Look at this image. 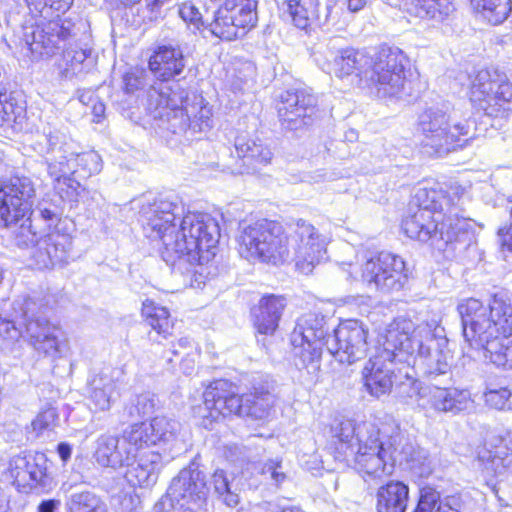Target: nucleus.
I'll return each instance as SVG.
<instances>
[{
  "instance_id": "nucleus-49",
  "label": "nucleus",
  "mask_w": 512,
  "mask_h": 512,
  "mask_svg": "<svg viewBox=\"0 0 512 512\" xmlns=\"http://www.w3.org/2000/svg\"><path fill=\"white\" fill-rule=\"evenodd\" d=\"M260 474L267 482L275 486L281 485L288 477L283 462L279 458L268 459L263 462L260 468Z\"/></svg>"
},
{
  "instance_id": "nucleus-27",
  "label": "nucleus",
  "mask_w": 512,
  "mask_h": 512,
  "mask_svg": "<svg viewBox=\"0 0 512 512\" xmlns=\"http://www.w3.org/2000/svg\"><path fill=\"white\" fill-rule=\"evenodd\" d=\"M116 369L105 367L93 374L87 383L90 407L95 411H109L120 397Z\"/></svg>"
},
{
  "instance_id": "nucleus-3",
  "label": "nucleus",
  "mask_w": 512,
  "mask_h": 512,
  "mask_svg": "<svg viewBox=\"0 0 512 512\" xmlns=\"http://www.w3.org/2000/svg\"><path fill=\"white\" fill-rule=\"evenodd\" d=\"M332 436L338 441L336 459L352 461L365 481L391 475L396 462H408L413 450L393 419L343 420L332 428Z\"/></svg>"
},
{
  "instance_id": "nucleus-64",
  "label": "nucleus",
  "mask_w": 512,
  "mask_h": 512,
  "mask_svg": "<svg viewBox=\"0 0 512 512\" xmlns=\"http://www.w3.org/2000/svg\"><path fill=\"white\" fill-rule=\"evenodd\" d=\"M92 98H93V93L90 92V91H87V92H83L79 95V100L84 103V104H88L89 102L92 101Z\"/></svg>"
},
{
  "instance_id": "nucleus-28",
  "label": "nucleus",
  "mask_w": 512,
  "mask_h": 512,
  "mask_svg": "<svg viewBox=\"0 0 512 512\" xmlns=\"http://www.w3.org/2000/svg\"><path fill=\"white\" fill-rule=\"evenodd\" d=\"M186 57L179 45L163 44L150 56L148 66L151 73L160 81L166 82L183 73Z\"/></svg>"
},
{
  "instance_id": "nucleus-47",
  "label": "nucleus",
  "mask_w": 512,
  "mask_h": 512,
  "mask_svg": "<svg viewBox=\"0 0 512 512\" xmlns=\"http://www.w3.org/2000/svg\"><path fill=\"white\" fill-rule=\"evenodd\" d=\"M158 404L159 400L155 394L144 392L132 397L126 410L131 418H141L152 414L158 407Z\"/></svg>"
},
{
  "instance_id": "nucleus-43",
  "label": "nucleus",
  "mask_w": 512,
  "mask_h": 512,
  "mask_svg": "<svg viewBox=\"0 0 512 512\" xmlns=\"http://www.w3.org/2000/svg\"><path fill=\"white\" fill-rule=\"evenodd\" d=\"M38 331L39 328L36 324H26V335L33 348L45 356L60 357L61 341L59 340V333L39 334Z\"/></svg>"
},
{
  "instance_id": "nucleus-38",
  "label": "nucleus",
  "mask_w": 512,
  "mask_h": 512,
  "mask_svg": "<svg viewBox=\"0 0 512 512\" xmlns=\"http://www.w3.org/2000/svg\"><path fill=\"white\" fill-rule=\"evenodd\" d=\"M63 489L67 493V512H107L106 504L93 491L72 484L64 485Z\"/></svg>"
},
{
  "instance_id": "nucleus-50",
  "label": "nucleus",
  "mask_w": 512,
  "mask_h": 512,
  "mask_svg": "<svg viewBox=\"0 0 512 512\" xmlns=\"http://www.w3.org/2000/svg\"><path fill=\"white\" fill-rule=\"evenodd\" d=\"M197 2H199V0H189L181 3L178 13L184 22L200 30L202 28L205 29L206 19H204V16L200 12Z\"/></svg>"
},
{
  "instance_id": "nucleus-11",
  "label": "nucleus",
  "mask_w": 512,
  "mask_h": 512,
  "mask_svg": "<svg viewBox=\"0 0 512 512\" xmlns=\"http://www.w3.org/2000/svg\"><path fill=\"white\" fill-rule=\"evenodd\" d=\"M34 196V183L28 177L14 176L0 183V228L11 230L18 247L33 250L40 238L29 216Z\"/></svg>"
},
{
  "instance_id": "nucleus-62",
  "label": "nucleus",
  "mask_w": 512,
  "mask_h": 512,
  "mask_svg": "<svg viewBox=\"0 0 512 512\" xmlns=\"http://www.w3.org/2000/svg\"><path fill=\"white\" fill-rule=\"evenodd\" d=\"M92 112H93L94 116L97 118L96 121L99 122L100 118L105 113V105L101 102L94 103L93 107H92Z\"/></svg>"
},
{
  "instance_id": "nucleus-9",
  "label": "nucleus",
  "mask_w": 512,
  "mask_h": 512,
  "mask_svg": "<svg viewBox=\"0 0 512 512\" xmlns=\"http://www.w3.org/2000/svg\"><path fill=\"white\" fill-rule=\"evenodd\" d=\"M75 25L68 18L41 21L36 25L24 28L23 39L35 59L50 57L63 49L57 62L59 74L64 79H71L82 72L85 61L88 60L91 50L73 46L67 42L75 36Z\"/></svg>"
},
{
  "instance_id": "nucleus-22",
  "label": "nucleus",
  "mask_w": 512,
  "mask_h": 512,
  "mask_svg": "<svg viewBox=\"0 0 512 512\" xmlns=\"http://www.w3.org/2000/svg\"><path fill=\"white\" fill-rule=\"evenodd\" d=\"M317 98L307 89H289L279 95L278 117L284 129L297 131L313 124Z\"/></svg>"
},
{
  "instance_id": "nucleus-51",
  "label": "nucleus",
  "mask_w": 512,
  "mask_h": 512,
  "mask_svg": "<svg viewBox=\"0 0 512 512\" xmlns=\"http://www.w3.org/2000/svg\"><path fill=\"white\" fill-rule=\"evenodd\" d=\"M484 398L486 404L494 409H512V391L507 387L488 388Z\"/></svg>"
},
{
  "instance_id": "nucleus-40",
  "label": "nucleus",
  "mask_w": 512,
  "mask_h": 512,
  "mask_svg": "<svg viewBox=\"0 0 512 512\" xmlns=\"http://www.w3.org/2000/svg\"><path fill=\"white\" fill-rule=\"evenodd\" d=\"M64 137V141L70 149L75 153L73 155L72 165L75 166V175L78 178H89L92 175L98 174L102 170L101 156L95 151L78 152L76 143L67 136L64 132L60 131Z\"/></svg>"
},
{
  "instance_id": "nucleus-45",
  "label": "nucleus",
  "mask_w": 512,
  "mask_h": 512,
  "mask_svg": "<svg viewBox=\"0 0 512 512\" xmlns=\"http://www.w3.org/2000/svg\"><path fill=\"white\" fill-rule=\"evenodd\" d=\"M317 5V0H285L283 13L300 29L309 25V10Z\"/></svg>"
},
{
  "instance_id": "nucleus-19",
  "label": "nucleus",
  "mask_w": 512,
  "mask_h": 512,
  "mask_svg": "<svg viewBox=\"0 0 512 512\" xmlns=\"http://www.w3.org/2000/svg\"><path fill=\"white\" fill-rule=\"evenodd\" d=\"M368 330L358 320H347L326 334L325 347L340 363L352 364L363 359L368 351Z\"/></svg>"
},
{
  "instance_id": "nucleus-59",
  "label": "nucleus",
  "mask_w": 512,
  "mask_h": 512,
  "mask_svg": "<svg viewBox=\"0 0 512 512\" xmlns=\"http://www.w3.org/2000/svg\"><path fill=\"white\" fill-rule=\"evenodd\" d=\"M57 451H58L59 457L61 458V460L63 462H66V461H68L70 459L71 453H72V449H71V446L69 444H67V443H60L58 445Z\"/></svg>"
},
{
  "instance_id": "nucleus-29",
  "label": "nucleus",
  "mask_w": 512,
  "mask_h": 512,
  "mask_svg": "<svg viewBox=\"0 0 512 512\" xmlns=\"http://www.w3.org/2000/svg\"><path fill=\"white\" fill-rule=\"evenodd\" d=\"M162 460V455L158 451H138L136 458L125 467L127 482L134 487L153 486L158 480Z\"/></svg>"
},
{
  "instance_id": "nucleus-30",
  "label": "nucleus",
  "mask_w": 512,
  "mask_h": 512,
  "mask_svg": "<svg viewBox=\"0 0 512 512\" xmlns=\"http://www.w3.org/2000/svg\"><path fill=\"white\" fill-rule=\"evenodd\" d=\"M134 433L139 434L137 439L141 448L156 445L157 443H170L176 440L180 431V423L165 416L154 417L150 423H135L130 425Z\"/></svg>"
},
{
  "instance_id": "nucleus-60",
  "label": "nucleus",
  "mask_w": 512,
  "mask_h": 512,
  "mask_svg": "<svg viewBox=\"0 0 512 512\" xmlns=\"http://www.w3.org/2000/svg\"><path fill=\"white\" fill-rule=\"evenodd\" d=\"M171 0H144L145 2V5L146 7L151 11V12H157L159 11V9L169 3Z\"/></svg>"
},
{
  "instance_id": "nucleus-44",
  "label": "nucleus",
  "mask_w": 512,
  "mask_h": 512,
  "mask_svg": "<svg viewBox=\"0 0 512 512\" xmlns=\"http://www.w3.org/2000/svg\"><path fill=\"white\" fill-rule=\"evenodd\" d=\"M472 7L493 25L501 24L512 11L511 0H470Z\"/></svg>"
},
{
  "instance_id": "nucleus-54",
  "label": "nucleus",
  "mask_w": 512,
  "mask_h": 512,
  "mask_svg": "<svg viewBox=\"0 0 512 512\" xmlns=\"http://www.w3.org/2000/svg\"><path fill=\"white\" fill-rule=\"evenodd\" d=\"M13 317L12 320L0 318V340L14 341L21 336V327L23 326L20 325L21 320L16 318L14 313Z\"/></svg>"
},
{
  "instance_id": "nucleus-2",
  "label": "nucleus",
  "mask_w": 512,
  "mask_h": 512,
  "mask_svg": "<svg viewBox=\"0 0 512 512\" xmlns=\"http://www.w3.org/2000/svg\"><path fill=\"white\" fill-rule=\"evenodd\" d=\"M237 243L239 254L247 260L274 265L293 260L308 275L325 258L329 238L302 218L287 223V231L279 222L260 219L240 224Z\"/></svg>"
},
{
  "instance_id": "nucleus-61",
  "label": "nucleus",
  "mask_w": 512,
  "mask_h": 512,
  "mask_svg": "<svg viewBox=\"0 0 512 512\" xmlns=\"http://www.w3.org/2000/svg\"><path fill=\"white\" fill-rule=\"evenodd\" d=\"M369 0H347V7L351 12L362 10Z\"/></svg>"
},
{
  "instance_id": "nucleus-41",
  "label": "nucleus",
  "mask_w": 512,
  "mask_h": 512,
  "mask_svg": "<svg viewBox=\"0 0 512 512\" xmlns=\"http://www.w3.org/2000/svg\"><path fill=\"white\" fill-rule=\"evenodd\" d=\"M142 315L145 318L147 324L159 336L166 339L172 335L174 321L166 307L159 306L153 301L146 300L143 302Z\"/></svg>"
},
{
  "instance_id": "nucleus-39",
  "label": "nucleus",
  "mask_w": 512,
  "mask_h": 512,
  "mask_svg": "<svg viewBox=\"0 0 512 512\" xmlns=\"http://www.w3.org/2000/svg\"><path fill=\"white\" fill-rule=\"evenodd\" d=\"M407 12L419 18L443 20L454 11L449 0H404Z\"/></svg>"
},
{
  "instance_id": "nucleus-7",
  "label": "nucleus",
  "mask_w": 512,
  "mask_h": 512,
  "mask_svg": "<svg viewBox=\"0 0 512 512\" xmlns=\"http://www.w3.org/2000/svg\"><path fill=\"white\" fill-rule=\"evenodd\" d=\"M146 108L154 119L169 123L173 133H201L212 127V110L205 99L179 81L156 82L146 91Z\"/></svg>"
},
{
  "instance_id": "nucleus-10",
  "label": "nucleus",
  "mask_w": 512,
  "mask_h": 512,
  "mask_svg": "<svg viewBox=\"0 0 512 512\" xmlns=\"http://www.w3.org/2000/svg\"><path fill=\"white\" fill-rule=\"evenodd\" d=\"M419 130L424 136V145L438 154H447L456 147H463L474 137L475 126L470 111L463 112L449 105L431 106L418 118Z\"/></svg>"
},
{
  "instance_id": "nucleus-23",
  "label": "nucleus",
  "mask_w": 512,
  "mask_h": 512,
  "mask_svg": "<svg viewBox=\"0 0 512 512\" xmlns=\"http://www.w3.org/2000/svg\"><path fill=\"white\" fill-rule=\"evenodd\" d=\"M46 462L42 453L16 455L11 458L10 476L20 492L28 493L34 488L50 487L51 479L47 474Z\"/></svg>"
},
{
  "instance_id": "nucleus-5",
  "label": "nucleus",
  "mask_w": 512,
  "mask_h": 512,
  "mask_svg": "<svg viewBox=\"0 0 512 512\" xmlns=\"http://www.w3.org/2000/svg\"><path fill=\"white\" fill-rule=\"evenodd\" d=\"M463 336L471 346L481 347L484 357L497 367L512 369V301L496 293L488 307L470 298L458 305Z\"/></svg>"
},
{
  "instance_id": "nucleus-48",
  "label": "nucleus",
  "mask_w": 512,
  "mask_h": 512,
  "mask_svg": "<svg viewBox=\"0 0 512 512\" xmlns=\"http://www.w3.org/2000/svg\"><path fill=\"white\" fill-rule=\"evenodd\" d=\"M29 10L34 15L44 19L52 17L53 12H66L72 5L73 0H25Z\"/></svg>"
},
{
  "instance_id": "nucleus-42",
  "label": "nucleus",
  "mask_w": 512,
  "mask_h": 512,
  "mask_svg": "<svg viewBox=\"0 0 512 512\" xmlns=\"http://www.w3.org/2000/svg\"><path fill=\"white\" fill-rule=\"evenodd\" d=\"M25 108L20 105L13 92H7L6 86L0 83V129L13 128L20 124Z\"/></svg>"
},
{
  "instance_id": "nucleus-34",
  "label": "nucleus",
  "mask_w": 512,
  "mask_h": 512,
  "mask_svg": "<svg viewBox=\"0 0 512 512\" xmlns=\"http://www.w3.org/2000/svg\"><path fill=\"white\" fill-rule=\"evenodd\" d=\"M409 499V488L401 481H389L376 493L377 512H405Z\"/></svg>"
},
{
  "instance_id": "nucleus-31",
  "label": "nucleus",
  "mask_w": 512,
  "mask_h": 512,
  "mask_svg": "<svg viewBox=\"0 0 512 512\" xmlns=\"http://www.w3.org/2000/svg\"><path fill=\"white\" fill-rule=\"evenodd\" d=\"M287 305L285 297L268 294L251 310L254 327L259 334L273 335Z\"/></svg>"
},
{
  "instance_id": "nucleus-37",
  "label": "nucleus",
  "mask_w": 512,
  "mask_h": 512,
  "mask_svg": "<svg viewBox=\"0 0 512 512\" xmlns=\"http://www.w3.org/2000/svg\"><path fill=\"white\" fill-rule=\"evenodd\" d=\"M234 146L237 156L242 159L243 166H246V172L257 164L270 163L273 157L271 149L261 139L237 136Z\"/></svg>"
},
{
  "instance_id": "nucleus-21",
  "label": "nucleus",
  "mask_w": 512,
  "mask_h": 512,
  "mask_svg": "<svg viewBox=\"0 0 512 512\" xmlns=\"http://www.w3.org/2000/svg\"><path fill=\"white\" fill-rule=\"evenodd\" d=\"M131 426L127 427L120 437L111 434L100 435L95 444L94 459L101 467L114 470L125 468L142 450Z\"/></svg>"
},
{
  "instance_id": "nucleus-13",
  "label": "nucleus",
  "mask_w": 512,
  "mask_h": 512,
  "mask_svg": "<svg viewBox=\"0 0 512 512\" xmlns=\"http://www.w3.org/2000/svg\"><path fill=\"white\" fill-rule=\"evenodd\" d=\"M46 142L47 173L52 180V187L57 200L62 205L76 207L85 188L76 178L75 166L72 165L75 154L64 141L60 130L49 128L44 132Z\"/></svg>"
},
{
  "instance_id": "nucleus-58",
  "label": "nucleus",
  "mask_w": 512,
  "mask_h": 512,
  "mask_svg": "<svg viewBox=\"0 0 512 512\" xmlns=\"http://www.w3.org/2000/svg\"><path fill=\"white\" fill-rule=\"evenodd\" d=\"M60 505L59 500H43L38 506V512H55Z\"/></svg>"
},
{
  "instance_id": "nucleus-63",
  "label": "nucleus",
  "mask_w": 512,
  "mask_h": 512,
  "mask_svg": "<svg viewBox=\"0 0 512 512\" xmlns=\"http://www.w3.org/2000/svg\"><path fill=\"white\" fill-rule=\"evenodd\" d=\"M112 6L118 7L120 5L128 6L138 3L140 0H105Z\"/></svg>"
},
{
  "instance_id": "nucleus-4",
  "label": "nucleus",
  "mask_w": 512,
  "mask_h": 512,
  "mask_svg": "<svg viewBox=\"0 0 512 512\" xmlns=\"http://www.w3.org/2000/svg\"><path fill=\"white\" fill-rule=\"evenodd\" d=\"M464 190L451 187H418L402 221L404 233L411 239L441 250L448 245L467 247L472 241L468 219L464 215Z\"/></svg>"
},
{
  "instance_id": "nucleus-57",
  "label": "nucleus",
  "mask_w": 512,
  "mask_h": 512,
  "mask_svg": "<svg viewBox=\"0 0 512 512\" xmlns=\"http://www.w3.org/2000/svg\"><path fill=\"white\" fill-rule=\"evenodd\" d=\"M192 348V341L188 337L180 338L177 343H174L171 348V353L174 356H179L187 349Z\"/></svg>"
},
{
  "instance_id": "nucleus-24",
  "label": "nucleus",
  "mask_w": 512,
  "mask_h": 512,
  "mask_svg": "<svg viewBox=\"0 0 512 512\" xmlns=\"http://www.w3.org/2000/svg\"><path fill=\"white\" fill-rule=\"evenodd\" d=\"M339 40L340 38L335 37L328 42V57H331L328 73H334L339 78L355 75L365 86L372 65V55L353 47L338 48Z\"/></svg>"
},
{
  "instance_id": "nucleus-33",
  "label": "nucleus",
  "mask_w": 512,
  "mask_h": 512,
  "mask_svg": "<svg viewBox=\"0 0 512 512\" xmlns=\"http://www.w3.org/2000/svg\"><path fill=\"white\" fill-rule=\"evenodd\" d=\"M397 368V376L394 380L395 393L404 403L426 408L424 401L427 396L421 381L416 378L415 368L410 362H404Z\"/></svg>"
},
{
  "instance_id": "nucleus-53",
  "label": "nucleus",
  "mask_w": 512,
  "mask_h": 512,
  "mask_svg": "<svg viewBox=\"0 0 512 512\" xmlns=\"http://www.w3.org/2000/svg\"><path fill=\"white\" fill-rule=\"evenodd\" d=\"M40 217L47 221L49 225L57 223L63 215L64 205L60 204L57 200L41 201L37 207Z\"/></svg>"
},
{
  "instance_id": "nucleus-25",
  "label": "nucleus",
  "mask_w": 512,
  "mask_h": 512,
  "mask_svg": "<svg viewBox=\"0 0 512 512\" xmlns=\"http://www.w3.org/2000/svg\"><path fill=\"white\" fill-rule=\"evenodd\" d=\"M72 252V237L58 228L39 238L31 256L39 269H49L68 263Z\"/></svg>"
},
{
  "instance_id": "nucleus-6",
  "label": "nucleus",
  "mask_w": 512,
  "mask_h": 512,
  "mask_svg": "<svg viewBox=\"0 0 512 512\" xmlns=\"http://www.w3.org/2000/svg\"><path fill=\"white\" fill-rule=\"evenodd\" d=\"M409 324L405 321L393 322L386 328L384 342L386 356L397 350L403 362L412 360L413 367H418L424 375L435 379L451 371L453 355L448 347L445 329L437 320L432 319L419 324L409 334Z\"/></svg>"
},
{
  "instance_id": "nucleus-26",
  "label": "nucleus",
  "mask_w": 512,
  "mask_h": 512,
  "mask_svg": "<svg viewBox=\"0 0 512 512\" xmlns=\"http://www.w3.org/2000/svg\"><path fill=\"white\" fill-rule=\"evenodd\" d=\"M478 467L489 477L512 471V432L495 437L477 452Z\"/></svg>"
},
{
  "instance_id": "nucleus-46",
  "label": "nucleus",
  "mask_w": 512,
  "mask_h": 512,
  "mask_svg": "<svg viewBox=\"0 0 512 512\" xmlns=\"http://www.w3.org/2000/svg\"><path fill=\"white\" fill-rule=\"evenodd\" d=\"M211 485L217 497L228 507H236L240 498L238 493L232 489L224 470H216L211 478Z\"/></svg>"
},
{
  "instance_id": "nucleus-52",
  "label": "nucleus",
  "mask_w": 512,
  "mask_h": 512,
  "mask_svg": "<svg viewBox=\"0 0 512 512\" xmlns=\"http://www.w3.org/2000/svg\"><path fill=\"white\" fill-rule=\"evenodd\" d=\"M148 73L144 69L134 68L123 76V84L126 93H134L144 89L148 84Z\"/></svg>"
},
{
  "instance_id": "nucleus-8",
  "label": "nucleus",
  "mask_w": 512,
  "mask_h": 512,
  "mask_svg": "<svg viewBox=\"0 0 512 512\" xmlns=\"http://www.w3.org/2000/svg\"><path fill=\"white\" fill-rule=\"evenodd\" d=\"M275 403L271 386L267 382H254L249 392L236 393V387L228 380L211 383L203 393V404L195 409L202 425L210 428L213 422L229 414H237L256 420L267 418Z\"/></svg>"
},
{
  "instance_id": "nucleus-56",
  "label": "nucleus",
  "mask_w": 512,
  "mask_h": 512,
  "mask_svg": "<svg viewBox=\"0 0 512 512\" xmlns=\"http://www.w3.org/2000/svg\"><path fill=\"white\" fill-rule=\"evenodd\" d=\"M510 227L504 232V229H500L498 232V236L500 239V243L503 247H507L508 250L512 251V206L510 209Z\"/></svg>"
},
{
  "instance_id": "nucleus-18",
  "label": "nucleus",
  "mask_w": 512,
  "mask_h": 512,
  "mask_svg": "<svg viewBox=\"0 0 512 512\" xmlns=\"http://www.w3.org/2000/svg\"><path fill=\"white\" fill-rule=\"evenodd\" d=\"M386 330L379 335L377 353L371 357L362 370L364 387L375 398L388 395L394 385L397 376L396 364H404L398 354V349L393 351L390 357L386 356Z\"/></svg>"
},
{
  "instance_id": "nucleus-32",
  "label": "nucleus",
  "mask_w": 512,
  "mask_h": 512,
  "mask_svg": "<svg viewBox=\"0 0 512 512\" xmlns=\"http://www.w3.org/2000/svg\"><path fill=\"white\" fill-rule=\"evenodd\" d=\"M427 404L436 412L459 414L472 405L468 390L434 387L428 393Z\"/></svg>"
},
{
  "instance_id": "nucleus-36",
  "label": "nucleus",
  "mask_w": 512,
  "mask_h": 512,
  "mask_svg": "<svg viewBox=\"0 0 512 512\" xmlns=\"http://www.w3.org/2000/svg\"><path fill=\"white\" fill-rule=\"evenodd\" d=\"M465 502L461 495L440 498L434 488L424 487L420 490L418 504L413 512H464Z\"/></svg>"
},
{
  "instance_id": "nucleus-16",
  "label": "nucleus",
  "mask_w": 512,
  "mask_h": 512,
  "mask_svg": "<svg viewBox=\"0 0 512 512\" xmlns=\"http://www.w3.org/2000/svg\"><path fill=\"white\" fill-rule=\"evenodd\" d=\"M325 318L316 313L300 317L291 334V342L301 347L299 359L309 374H316L321 366L322 348L325 346Z\"/></svg>"
},
{
  "instance_id": "nucleus-15",
  "label": "nucleus",
  "mask_w": 512,
  "mask_h": 512,
  "mask_svg": "<svg viewBox=\"0 0 512 512\" xmlns=\"http://www.w3.org/2000/svg\"><path fill=\"white\" fill-rule=\"evenodd\" d=\"M360 270L362 282L383 293L400 291L409 278L404 260L387 252L368 258L361 264Z\"/></svg>"
},
{
  "instance_id": "nucleus-55",
  "label": "nucleus",
  "mask_w": 512,
  "mask_h": 512,
  "mask_svg": "<svg viewBox=\"0 0 512 512\" xmlns=\"http://www.w3.org/2000/svg\"><path fill=\"white\" fill-rule=\"evenodd\" d=\"M58 419V414L55 408L49 407L41 411L36 419L32 422L33 429L36 431H43L51 428L55 421Z\"/></svg>"
},
{
  "instance_id": "nucleus-20",
  "label": "nucleus",
  "mask_w": 512,
  "mask_h": 512,
  "mask_svg": "<svg viewBox=\"0 0 512 512\" xmlns=\"http://www.w3.org/2000/svg\"><path fill=\"white\" fill-rule=\"evenodd\" d=\"M207 495L205 474L195 464L182 469L167 491V498L173 508L191 512L202 508Z\"/></svg>"
},
{
  "instance_id": "nucleus-1",
  "label": "nucleus",
  "mask_w": 512,
  "mask_h": 512,
  "mask_svg": "<svg viewBox=\"0 0 512 512\" xmlns=\"http://www.w3.org/2000/svg\"><path fill=\"white\" fill-rule=\"evenodd\" d=\"M175 195L159 196L140 210V221L147 237L160 239L164 249L163 260L172 266L177 262L198 264L194 274L202 277L203 265L215 256L220 238V227L215 218L206 213L189 212Z\"/></svg>"
},
{
  "instance_id": "nucleus-17",
  "label": "nucleus",
  "mask_w": 512,
  "mask_h": 512,
  "mask_svg": "<svg viewBox=\"0 0 512 512\" xmlns=\"http://www.w3.org/2000/svg\"><path fill=\"white\" fill-rule=\"evenodd\" d=\"M257 21V0H246L240 7L220 5L212 19H206L205 29L221 40L231 41L244 35Z\"/></svg>"
},
{
  "instance_id": "nucleus-35",
  "label": "nucleus",
  "mask_w": 512,
  "mask_h": 512,
  "mask_svg": "<svg viewBox=\"0 0 512 512\" xmlns=\"http://www.w3.org/2000/svg\"><path fill=\"white\" fill-rule=\"evenodd\" d=\"M41 305L30 296H20L14 300L12 310L15 317L21 320L20 325L26 328V324H36L38 333H60V329L51 324L45 317L39 315Z\"/></svg>"
},
{
  "instance_id": "nucleus-14",
  "label": "nucleus",
  "mask_w": 512,
  "mask_h": 512,
  "mask_svg": "<svg viewBox=\"0 0 512 512\" xmlns=\"http://www.w3.org/2000/svg\"><path fill=\"white\" fill-rule=\"evenodd\" d=\"M470 100L486 115L497 116L503 105L512 101V83L497 69H482L471 81Z\"/></svg>"
},
{
  "instance_id": "nucleus-12",
  "label": "nucleus",
  "mask_w": 512,
  "mask_h": 512,
  "mask_svg": "<svg viewBox=\"0 0 512 512\" xmlns=\"http://www.w3.org/2000/svg\"><path fill=\"white\" fill-rule=\"evenodd\" d=\"M410 62L398 47L382 46L372 55L365 87L378 98L401 99L410 96Z\"/></svg>"
}]
</instances>
